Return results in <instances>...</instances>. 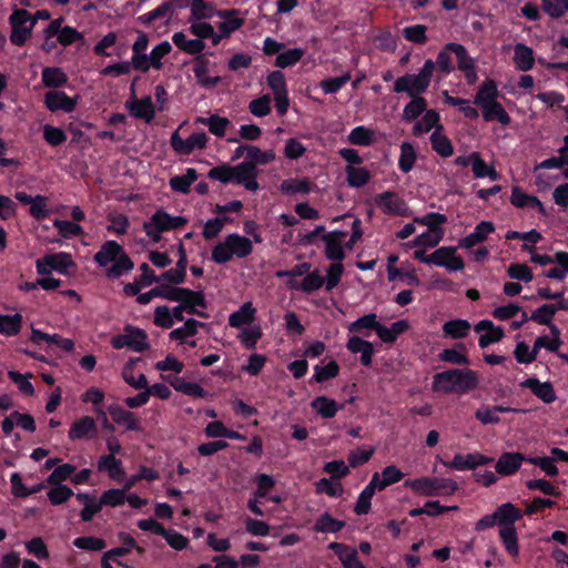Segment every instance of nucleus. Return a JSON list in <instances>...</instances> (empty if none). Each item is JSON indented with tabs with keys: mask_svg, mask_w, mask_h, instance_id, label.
Masks as SVG:
<instances>
[{
	"mask_svg": "<svg viewBox=\"0 0 568 568\" xmlns=\"http://www.w3.org/2000/svg\"><path fill=\"white\" fill-rule=\"evenodd\" d=\"M94 261L104 267L106 276L112 278L122 276L133 267L122 246L114 241L105 242L94 255Z\"/></svg>",
	"mask_w": 568,
	"mask_h": 568,
	"instance_id": "nucleus-3",
	"label": "nucleus"
},
{
	"mask_svg": "<svg viewBox=\"0 0 568 568\" xmlns=\"http://www.w3.org/2000/svg\"><path fill=\"white\" fill-rule=\"evenodd\" d=\"M435 70L433 60H427L416 74H406L394 82V92L407 93L410 98L420 97L429 84Z\"/></svg>",
	"mask_w": 568,
	"mask_h": 568,
	"instance_id": "nucleus-5",
	"label": "nucleus"
},
{
	"mask_svg": "<svg viewBox=\"0 0 568 568\" xmlns=\"http://www.w3.org/2000/svg\"><path fill=\"white\" fill-rule=\"evenodd\" d=\"M514 51V63L518 70L528 71L532 69L535 58L534 51L529 47L518 43L515 45Z\"/></svg>",
	"mask_w": 568,
	"mask_h": 568,
	"instance_id": "nucleus-35",
	"label": "nucleus"
},
{
	"mask_svg": "<svg viewBox=\"0 0 568 568\" xmlns=\"http://www.w3.org/2000/svg\"><path fill=\"white\" fill-rule=\"evenodd\" d=\"M172 41L179 49L189 54L201 53L205 48V43L202 40L187 39L183 32H175L172 36Z\"/></svg>",
	"mask_w": 568,
	"mask_h": 568,
	"instance_id": "nucleus-40",
	"label": "nucleus"
},
{
	"mask_svg": "<svg viewBox=\"0 0 568 568\" xmlns=\"http://www.w3.org/2000/svg\"><path fill=\"white\" fill-rule=\"evenodd\" d=\"M523 459L518 453L503 454L496 464V471L503 476L511 475L520 467Z\"/></svg>",
	"mask_w": 568,
	"mask_h": 568,
	"instance_id": "nucleus-31",
	"label": "nucleus"
},
{
	"mask_svg": "<svg viewBox=\"0 0 568 568\" xmlns=\"http://www.w3.org/2000/svg\"><path fill=\"white\" fill-rule=\"evenodd\" d=\"M475 331L480 334L478 344L481 348H486L490 344L497 343L504 337L503 328L495 326L494 323L488 320L477 323Z\"/></svg>",
	"mask_w": 568,
	"mask_h": 568,
	"instance_id": "nucleus-17",
	"label": "nucleus"
},
{
	"mask_svg": "<svg viewBox=\"0 0 568 568\" xmlns=\"http://www.w3.org/2000/svg\"><path fill=\"white\" fill-rule=\"evenodd\" d=\"M444 231H425L417 235L413 241L405 244L406 247L432 248L437 246L444 239Z\"/></svg>",
	"mask_w": 568,
	"mask_h": 568,
	"instance_id": "nucleus-34",
	"label": "nucleus"
},
{
	"mask_svg": "<svg viewBox=\"0 0 568 568\" xmlns=\"http://www.w3.org/2000/svg\"><path fill=\"white\" fill-rule=\"evenodd\" d=\"M381 325L382 324L377 321V315L369 313L352 322L348 325V331L351 333L365 334L366 331L374 329L378 335V327H381Z\"/></svg>",
	"mask_w": 568,
	"mask_h": 568,
	"instance_id": "nucleus-43",
	"label": "nucleus"
},
{
	"mask_svg": "<svg viewBox=\"0 0 568 568\" xmlns=\"http://www.w3.org/2000/svg\"><path fill=\"white\" fill-rule=\"evenodd\" d=\"M566 307L567 305L564 302H560L557 306L551 304H544L531 314L530 320L539 324L548 325L550 327V325H552L551 320L556 312Z\"/></svg>",
	"mask_w": 568,
	"mask_h": 568,
	"instance_id": "nucleus-49",
	"label": "nucleus"
},
{
	"mask_svg": "<svg viewBox=\"0 0 568 568\" xmlns=\"http://www.w3.org/2000/svg\"><path fill=\"white\" fill-rule=\"evenodd\" d=\"M36 266L40 275L49 274L52 270L61 274H70L71 270L74 268V263L68 253L60 252L39 258Z\"/></svg>",
	"mask_w": 568,
	"mask_h": 568,
	"instance_id": "nucleus-9",
	"label": "nucleus"
},
{
	"mask_svg": "<svg viewBox=\"0 0 568 568\" xmlns=\"http://www.w3.org/2000/svg\"><path fill=\"white\" fill-rule=\"evenodd\" d=\"M214 7L204 0H192L189 20H207L216 16Z\"/></svg>",
	"mask_w": 568,
	"mask_h": 568,
	"instance_id": "nucleus-48",
	"label": "nucleus"
},
{
	"mask_svg": "<svg viewBox=\"0 0 568 568\" xmlns=\"http://www.w3.org/2000/svg\"><path fill=\"white\" fill-rule=\"evenodd\" d=\"M22 324V316L20 314L0 315V333L7 336H12L19 333Z\"/></svg>",
	"mask_w": 568,
	"mask_h": 568,
	"instance_id": "nucleus-63",
	"label": "nucleus"
},
{
	"mask_svg": "<svg viewBox=\"0 0 568 568\" xmlns=\"http://www.w3.org/2000/svg\"><path fill=\"white\" fill-rule=\"evenodd\" d=\"M233 183L242 184L246 190L255 192L258 190L256 171L245 161L232 166Z\"/></svg>",
	"mask_w": 568,
	"mask_h": 568,
	"instance_id": "nucleus-16",
	"label": "nucleus"
},
{
	"mask_svg": "<svg viewBox=\"0 0 568 568\" xmlns=\"http://www.w3.org/2000/svg\"><path fill=\"white\" fill-rule=\"evenodd\" d=\"M497 525L500 527L514 526V523L521 518V510L515 505L506 503L500 505L496 510Z\"/></svg>",
	"mask_w": 568,
	"mask_h": 568,
	"instance_id": "nucleus-32",
	"label": "nucleus"
},
{
	"mask_svg": "<svg viewBox=\"0 0 568 568\" xmlns=\"http://www.w3.org/2000/svg\"><path fill=\"white\" fill-rule=\"evenodd\" d=\"M216 16L222 19L219 24V30L224 37H229L232 32L239 30L244 23V20L239 18L234 10H220L216 12Z\"/></svg>",
	"mask_w": 568,
	"mask_h": 568,
	"instance_id": "nucleus-28",
	"label": "nucleus"
},
{
	"mask_svg": "<svg viewBox=\"0 0 568 568\" xmlns=\"http://www.w3.org/2000/svg\"><path fill=\"white\" fill-rule=\"evenodd\" d=\"M170 143L172 149L180 155H189L195 150H203L207 143L204 132L193 133L187 139H182L179 130L172 133Z\"/></svg>",
	"mask_w": 568,
	"mask_h": 568,
	"instance_id": "nucleus-11",
	"label": "nucleus"
},
{
	"mask_svg": "<svg viewBox=\"0 0 568 568\" xmlns=\"http://www.w3.org/2000/svg\"><path fill=\"white\" fill-rule=\"evenodd\" d=\"M480 109L483 118L486 121L496 120L503 125H508L510 123V116L497 100L486 105H483Z\"/></svg>",
	"mask_w": 568,
	"mask_h": 568,
	"instance_id": "nucleus-39",
	"label": "nucleus"
},
{
	"mask_svg": "<svg viewBox=\"0 0 568 568\" xmlns=\"http://www.w3.org/2000/svg\"><path fill=\"white\" fill-rule=\"evenodd\" d=\"M311 407L323 418H333L336 413L343 407L332 398L326 396H317L312 403Z\"/></svg>",
	"mask_w": 568,
	"mask_h": 568,
	"instance_id": "nucleus-30",
	"label": "nucleus"
},
{
	"mask_svg": "<svg viewBox=\"0 0 568 568\" xmlns=\"http://www.w3.org/2000/svg\"><path fill=\"white\" fill-rule=\"evenodd\" d=\"M443 331L446 336L452 338H463L469 334L470 324L466 320H453L443 325Z\"/></svg>",
	"mask_w": 568,
	"mask_h": 568,
	"instance_id": "nucleus-53",
	"label": "nucleus"
},
{
	"mask_svg": "<svg viewBox=\"0 0 568 568\" xmlns=\"http://www.w3.org/2000/svg\"><path fill=\"white\" fill-rule=\"evenodd\" d=\"M521 386L530 389L544 403L549 404L556 399L552 385L548 382L541 383L536 378H529L523 382Z\"/></svg>",
	"mask_w": 568,
	"mask_h": 568,
	"instance_id": "nucleus-27",
	"label": "nucleus"
},
{
	"mask_svg": "<svg viewBox=\"0 0 568 568\" xmlns=\"http://www.w3.org/2000/svg\"><path fill=\"white\" fill-rule=\"evenodd\" d=\"M98 469L106 471L114 480L121 481L124 478L122 463L112 455L102 456L98 462Z\"/></svg>",
	"mask_w": 568,
	"mask_h": 568,
	"instance_id": "nucleus-36",
	"label": "nucleus"
},
{
	"mask_svg": "<svg viewBox=\"0 0 568 568\" xmlns=\"http://www.w3.org/2000/svg\"><path fill=\"white\" fill-rule=\"evenodd\" d=\"M498 87L495 80L486 79L478 88V91L475 95L474 103L479 108L491 103L498 98Z\"/></svg>",
	"mask_w": 568,
	"mask_h": 568,
	"instance_id": "nucleus-29",
	"label": "nucleus"
},
{
	"mask_svg": "<svg viewBox=\"0 0 568 568\" xmlns=\"http://www.w3.org/2000/svg\"><path fill=\"white\" fill-rule=\"evenodd\" d=\"M138 359H130L122 369V378L126 384L135 389H143L148 386V379L144 374H134V366Z\"/></svg>",
	"mask_w": 568,
	"mask_h": 568,
	"instance_id": "nucleus-46",
	"label": "nucleus"
},
{
	"mask_svg": "<svg viewBox=\"0 0 568 568\" xmlns=\"http://www.w3.org/2000/svg\"><path fill=\"white\" fill-rule=\"evenodd\" d=\"M253 252L252 241L237 233L227 235L212 251V260L217 264L231 261L233 257L245 258Z\"/></svg>",
	"mask_w": 568,
	"mask_h": 568,
	"instance_id": "nucleus-4",
	"label": "nucleus"
},
{
	"mask_svg": "<svg viewBox=\"0 0 568 568\" xmlns=\"http://www.w3.org/2000/svg\"><path fill=\"white\" fill-rule=\"evenodd\" d=\"M346 175L348 184L353 187H361L371 179V173L367 169L355 165L346 166Z\"/></svg>",
	"mask_w": 568,
	"mask_h": 568,
	"instance_id": "nucleus-57",
	"label": "nucleus"
},
{
	"mask_svg": "<svg viewBox=\"0 0 568 568\" xmlns=\"http://www.w3.org/2000/svg\"><path fill=\"white\" fill-rule=\"evenodd\" d=\"M109 413L116 424L125 426L126 429L138 430L140 428L138 418L131 412L119 406H111Z\"/></svg>",
	"mask_w": 568,
	"mask_h": 568,
	"instance_id": "nucleus-42",
	"label": "nucleus"
},
{
	"mask_svg": "<svg viewBox=\"0 0 568 568\" xmlns=\"http://www.w3.org/2000/svg\"><path fill=\"white\" fill-rule=\"evenodd\" d=\"M48 490L47 496L51 505L64 504L73 496V490L67 485L55 484Z\"/></svg>",
	"mask_w": 568,
	"mask_h": 568,
	"instance_id": "nucleus-60",
	"label": "nucleus"
},
{
	"mask_svg": "<svg viewBox=\"0 0 568 568\" xmlns=\"http://www.w3.org/2000/svg\"><path fill=\"white\" fill-rule=\"evenodd\" d=\"M439 122V115L434 110H427L423 118L414 125L415 134H424L429 132L432 129H436Z\"/></svg>",
	"mask_w": 568,
	"mask_h": 568,
	"instance_id": "nucleus-64",
	"label": "nucleus"
},
{
	"mask_svg": "<svg viewBox=\"0 0 568 568\" xmlns=\"http://www.w3.org/2000/svg\"><path fill=\"white\" fill-rule=\"evenodd\" d=\"M276 153L272 149L262 150L255 145L248 149V155L245 162L255 169L256 165H266L275 161Z\"/></svg>",
	"mask_w": 568,
	"mask_h": 568,
	"instance_id": "nucleus-37",
	"label": "nucleus"
},
{
	"mask_svg": "<svg viewBox=\"0 0 568 568\" xmlns=\"http://www.w3.org/2000/svg\"><path fill=\"white\" fill-rule=\"evenodd\" d=\"M433 149L442 156L448 158L453 154L454 148L449 139L444 134L443 126H437L430 136Z\"/></svg>",
	"mask_w": 568,
	"mask_h": 568,
	"instance_id": "nucleus-44",
	"label": "nucleus"
},
{
	"mask_svg": "<svg viewBox=\"0 0 568 568\" xmlns=\"http://www.w3.org/2000/svg\"><path fill=\"white\" fill-rule=\"evenodd\" d=\"M10 40L16 45H22L31 36L36 18L23 9H14L10 16Z\"/></svg>",
	"mask_w": 568,
	"mask_h": 568,
	"instance_id": "nucleus-8",
	"label": "nucleus"
},
{
	"mask_svg": "<svg viewBox=\"0 0 568 568\" xmlns=\"http://www.w3.org/2000/svg\"><path fill=\"white\" fill-rule=\"evenodd\" d=\"M193 72L197 82L206 88H212L221 81L220 77L210 75V63L203 57H197L194 60Z\"/></svg>",
	"mask_w": 568,
	"mask_h": 568,
	"instance_id": "nucleus-23",
	"label": "nucleus"
},
{
	"mask_svg": "<svg viewBox=\"0 0 568 568\" xmlns=\"http://www.w3.org/2000/svg\"><path fill=\"white\" fill-rule=\"evenodd\" d=\"M494 231L495 226L491 222L483 221L476 225L474 232L462 239L458 245L463 248H471L475 245L484 242Z\"/></svg>",
	"mask_w": 568,
	"mask_h": 568,
	"instance_id": "nucleus-21",
	"label": "nucleus"
},
{
	"mask_svg": "<svg viewBox=\"0 0 568 568\" xmlns=\"http://www.w3.org/2000/svg\"><path fill=\"white\" fill-rule=\"evenodd\" d=\"M491 460L490 457L478 453L467 455L456 454L452 462H444V465L456 470H468L491 463Z\"/></svg>",
	"mask_w": 568,
	"mask_h": 568,
	"instance_id": "nucleus-15",
	"label": "nucleus"
},
{
	"mask_svg": "<svg viewBox=\"0 0 568 568\" xmlns=\"http://www.w3.org/2000/svg\"><path fill=\"white\" fill-rule=\"evenodd\" d=\"M174 13V7L171 2H164L154 10L140 17V20L144 23H151L158 19L162 20L166 24Z\"/></svg>",
	"mask_w": 568,
	"mask_h": 568,
	"instance_id": "nucleus-47",
	"label": "nucleus"
},
{
	"mask_svg": "<svg viewBox=\"0 0 568 568\" xmlns=\"http://www.w3.org/2000/svg\"><path fill=\"white\" fill-rule=\"evenodd\" d=\"M197 179V173L195 169L189 168L183 175L173 176L170 180V185L174 191L186 193L190 190V186Z\"/></svg>",
	"mask_w": 568,
	"mask_h": 568,
	"instance_id": "nucleus-58",
	"label": "nucleus"
},
{
	"mask_svg": "<svg viewBox=\"0 0 568 568\" xmlns=\"http://www.w3.org/2000/svg\"><path fill=\"white\" fill-rule=\"evenodd\" d=\"M328 547L338 556L344 568H365L357 558L356 549L338 542H332Z\"/></svg>",
	"mask_w": 568,
	"mask_h": 568,
	"instance_id": "nucleus-22",
	"label": "nucleus"
},
{
	"mask_svg": "<svg viewBox=\"0 0 568 568\" xmlns=\"http://www.w3.org/2000/svg\"><path fill=\"white\" fill-rule=\"evenodd\" d=\"M551 336H540L535 341V348H547L550 352H557L561 345L560 331L556 325H550Z\"/></svg>",
	"mask_w": 568,
	"mask_h": 568,
	"instance_id": "nucleus-55",
	"label": "nucleus"
},
{
	"mask_svg": "<svg viewBox=\"0 0 568 568\" xmlns=\"http://www.w3.org/2000/svg\"><path fill=\"white\" fill-rule=\"evenodd\" d=\"M478 384L479 377L476 372L454 368L435 374L432 390L444 395H464L477 388Z\"/></svg>",
	"mask_w": 568,
	"mask_h": 568,
	"instance_id": "nucleus-1",
	"label": "nucleus"
},
{
	"mask_svg": "<svg viewBox=\"0 0 568 568\" xmlns=\"http://www.w3.org/2000/svg\"><path fill=\"white\" fill-rule=\"evenodd\" d=\"M499 537L506 550L513 556L517 557L519 554L518 538L514 526H506L499 528Z\"/></svg>",
	"mask_w": 568,
	"mask_h": 568,
	"instance_id": "nucleus-56",
	"label": "nucleus"
},
{
	"mask_svg": "<svg viewBox=\"0 0 568 568\" xmlns=\"http://www.w3.org/2000/svg\"><path fill=\"white\" fill-rule=\"evenodd\" d=\"M346 236L347 232L345 231H332L322 237L325 245V255L328 260L335 262L344 260L345 248H347V243H345Z\"/></svg>",
	"mask_w": 568,
	"mask_h": 568,
	"instance_id": "nucleus-12",
	"label": "nucleus"
},
{
	"mask_svg": "<svg viewBox=\"0 0 568 568\" xmlns=\"http://www.w3.org/2000/svg\"><path fill=\"white\" fill-rule=\"evenodd\" d=\"M185 222L182 216H171L163 211H158L144 223V231L153 242H158L163 232L178 229Z\"/></svg>",
	"mask_w": 568,
	"mask_h": 568,
	"instance_id": "nucleus-7",
	"label": "nucleus"
},
{
	"mask_svg": "<svg viewBox=\"0 0 568 568\" xmlns=\"http://www.w3.org/2000/svg\"><path fill=\"white\" fill-rule=\"evenodd\" d=\"M405 486L422 496H449L457 489L458 485L449 478L420 477L405 481Z\"/></svg>",
	"mask_w": 568,
	"mask_h": 568,
	"instance_id": "nucleus-6",
	"label": "nucleus"
},
{
	"mask_svg": "<svg viewBox=\"0 0 568 568\" xmlns=\"http://www.w3.org/2000/svg\"><path fill=\"white\" fill-rule=\"evenodd\" d=\"M95 428L97 425L92 417H81L71 425L69 430V438L72 440L82 439L90 435L91 433L95 432Z\"/></svg>",
	"mask_w": 568,
	"mask_h": 568,
	"instance_id": "nucleus-38",
	"label": "nucleus"
},
{
	"mask_svg": "<svg viewBox=\"0 0 568 568\" xmlns=\"http://www.w3.org/2000/svg\"><path fill=\"white\" fill-rule=\"evenodd\" d=\"M68 78L60 68H44L42 82L48 88H59L67 82Z\"/></svg>",
	"mask_w": 568,
	"mask_h": 568,
	"instance_id": "nucleus-62",
	"label": "nucleus"
},
{
	"mask_svg": "<svg viewBox=\"0 0 568 568\" xmlns=\"http://www.w3.org/2000/svg\"><path fill=\"white\" fill-rule=\"evenodd\" d=\"M44 102L47 108L52 111L72 112L77 105V99L68 97L62 91H50L45 94Z\"/></svg>",
	"mask_w": 568,
	"mask_h": 568,
	"instance_id": "nucleus-19",
	"label": "nucleus"
},
{
	"mask_svg": "<svg viewBox=\"0 0 568 568\" xmlns=\"http://www.w3.org/2000/svg\"><path fill=\"white\" fill-rule=\"evenodd\" d=\"M345 523L333 518L328 513L321 515L314 525V530L324 534H334L344 528Z\"/></svg>",
	"mask_w": 568,
	"mask_h": 568,
	"instance_id": "nucleus-51",
	"label": "nucleus"
},
{
	"mask_svg": "<svg viewBox=\"0 0 568 568\" xmlns=\"http://www.w3.org/2000/svg\"><path fill=\"white\" fill-rule=\"evenodd\" d=\"M131 113L136 116L150 122L155 114L154 105L150 97L134 101L130 104Z\"/></svg>",
	"mask_w": 568,
	"mask_h": 568,
	"instance_id": "nucleus-50",
	"label": "nucleus"
},
{
	"mask_svg": "<svg viewBox=\"0 0 568 568\" xmlns=\"http://www.w3.org/2000/svg\"><path fill=\"white\" fill-rule=\"evenodd\" d=\"M196 122L206 125L210 132L216 136H224L227 128L231 125V121L227 118L215 114L209 118H197Z\"/></svg>",
	"mask_w": 568,
	"mask_h": 568,
	"instance_id": "nucleus-45",
	"label": "nucleus"
},
{
	"mask_svg": "<svg viewBox=\"0 0 568 568\" xmlns=\"http://www.w3.org/2000/svg\"><path fill=\"white\" fill-rule=\"evenodd\" d=\"M447 49L452 50L457 58L458 69L464 72L468 84H474L477 81V73L473 58H470L466 49L458 43H448Z\"/></svg>",
	"mask_w": 568,
	"mask_h": 568,
	"instance_id": "nucleus-14",
	"label": "nucleus"
},
{
	"mask_svg": "<svg viewBox=\"0 0 568 568\" xmlns=\"http://www.w3.org/2000/svg\"><path fill=\"white\" fill-rule=\"evenodd\" d=\"M410 328L409 322L407 320H400L394 322L389 327L381 325L378 327V337L383 343H394L397 337L407 332Z\"/></svg>",
	"mask_w": 568,
	"mask_h": 568,
	"instance_id": "nucleus-33",
	"label": "nucleus"
},
{
	"mask_svg": "<svg viewBox=\"0 0 568 568\" xmlns=\"http://www.w3.org/2000/svg\"><path fill=\"white\" fill-rule=\"evenodd\" d=\"M203 326V323L189 318L184 321V324L170 332L169 336L171 339L185 343L189 337L194 336L197 333L199 327Z\"/></svg>",
	"mask_w": 568,
	"mask_h": 568,
	"instance_id": "nucleus-41",
	"label": "nucleus"
},
{
	"mask_svg": "<svg viewBox=\"0 0 568 568\" xmlns=\"http://www.w3.org/2000/svg\"><path fill=\"white\" fill-rule=\"evenodd\" d=\"M473 159L474 163L471 169L475 178H489L491 181H496L498 179V173L496 170L493 166L486 164L478 153H473Z\"/></svg>",
	"mask_w": 568,
	"mask_h": 568,
	"instance_id": "nucleus-61",
	"label": "nucleus"
},
{
	"mask_svg": "<svg viewBox=\"0 0 568 568\" xmlns=\"http://www.w3.org/2000/svg\"><path fill=\"white\" fill-rule=\"evenodd\" d=\"M172 50V45L169 41H162L156 44L149 54H146V67L144 69H138L141 72H146L151 68L160 70L163 67L162 59L168 55Z\"/></svg>",
	"mask_w": 568,
	"mask_h": 568,
	"instance_id": "nucleus-26",
	"label": "nucleus"
},
{
	"mask_svg": "<svg viewBox=\"0 0 568 568\" xmlns=\"http://www.w3.org/2000/svg\"><path fill=\"white\" fill-rule=\"evenodd\" d=\"M376 204L388 214L406 215L407 206L405 202L395 193L385 192L375 199Z\"/></svg>",
	"mask_w": 568,
	"mask_h": 568,
	"instance_id": "nucleus-20",
	"label": "nucleus"
},
{
	"mask_svg": "<svg viewBox=\"0 0 568 568\" xmlns=\"http://www.w3.org/2000/svg\"><path fill=\"white\" fill-rule=\"evenodd\" d=\"M456 247L443 246L429 255L434 265L446 267L450 272L462 271L465 267L464 261L456 256Z\"/></svg>",
	"mask_w": 568,
	"mask_h": 568,
	"instance_id": "nucleus-13",
	"label": "nucleus"
},
{
	"mask_svg": "<svg viewBox=\"0 0 568 568\" xmlns=\"http://www.w3.org/2000/svg\"><path fill=\"white\" fill-rule=\"evenodd\" d=\"M111 345L115 349L128 347L134 352H142L149 347L144 331L132 326L125 327L123 334L112 337Z\"/></svg>",
	"mask_w": 568,
	"mask_h": 568,
	"instance_id": "nucleus-10",
	"label": "nucleus"
},
{
	"mask_svg": "<svg viewBox=\"0 0 568 568\" xmlns=\"http://www.w3.org/2000/svg\"><path fill=\"white\" fill-rule=\"evenodd\" d=\"M171 386L185 395L194 398H202L206 396V392L196 383H189L181 378L170 381Z\"/></svg>",
	"mask_w": 568,
	"mask_h": 568,
	"instance_id": "nucleus-59",
	"label": "nucleus"
},
{
	"mask_svg": "<svg viewBox=\"0 0 568 568\" xmlns=\"http://www.w3.org/2000/svg\"><path fill=\"white\" fill-rule=\"evenodd\" d=\"M282 193L293 194H307L311 192V182L307 179H287L281 183Z\"/></svg>",
	"mask_w": 568,
	"mask_h": 568,
	"instance_id": "nucleus-52",
	"label": "nucleus"
},
{
	"mask_svg": "<svg viewBox=\"0 0 568 568\" xmlns=\"http://www.w3.org/2000/svg\"><path fill=\"white\" fill-rule=\"evenodd\" d=\"M262 334L260 325H251L243 327L239 333L237 338L244 347L253 349L262 337Z\"/></svg>",
	"mask_w": 568,
	"mask_h": 568,
	"instance_id": "nucleus-54",
	"label": "nucleus"
},
{
	"mask_svg": "<svg viewBox=\"0 0 568 568\" xmlns=\"http://www.w3.org/2000/svg\"><path fill=\"white\" fill-rule=\"evenodd\" d=\"M170 295L173 298H166V301L178 303V305L170 307L173 325L175 321H184V313L190 315H197L204 318L207 317L205 312L207 304L202 291H192L185 287L172 286L170 290Z\"/></svg>",
	"mask_w": 568,
	"mask_h": 568,
	"instance_id": "nucleus-2",
	"label": "nucleus"
},
{
	"mask_svg": "<svg viewBox=\"0 0 568 568\" xmlns=\"http://www.w3.org/2000/svg\"><path fill=\"white\" fill-rule=\"evenodd\" d=\"M149 45V37L140 32L136 37V40L134 41L132 45V57H131V64L133 69H144L146 67V53L145 50Z\"/></svg>",
	"mask_w": 568,
	"mask_h": 568,
	"instance_id": "nucleus-25",
	"label": "nucleus"
},
{
	"mask_svg": "<svg viewBox=\"0 0 568 568\" xmlns=\"http://www.w3.org/2000/svg\"><path fill=\"white\" fill-rule=\"evenodd\" d=\"M256 308L251 302L244 303L236 312L229 316V324L234 328H242L254 322Z\"/></svg>",
	"mask_w": 568,
	"mask_h": 568,
	"instance_id": "nucleus-24",
	"label": "nucleus"
},
{
	"mask_svg": "<svg viewBox=\"0 0 568 568\" xmlns=\"http://www.w3.org/2000/svg\"><path fill=\"white\" fill-rule=\"evenodd\" d=\"M404 476L399 468L395 465H389L382 473H374L369 483L377 490H384L386 487L399 483Z\"/></svg>",
	"mask_w": 568,
	"mask_h": 568,
	"instance_id": "nucleus-18",
	"label": "nucleus"
}]
</instances>
